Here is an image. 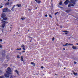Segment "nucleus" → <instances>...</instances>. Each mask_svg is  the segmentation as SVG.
<instances>
[{"instance_id":"1","label":"nucleus","mask_w":78,"mask_h":78,"mask_svg":"<svg viewBox=\"0 0 78 78\" xmlns=\"http://www.w3.org/2000/svg\"><path fill=\"white\" fill-rule=\"evenodd\" d=\"M11 73H9V72L8 71H6V73L5 74V76L6 78H8L9 76V74H10Z\"/></svg>"},{"instance_id":"2","label":"nucleus","mask_w":78,"mask_h":78,"mask_svg":"<svg viewBox=\"0 0 78 78\" xmlns=\"http://www.w3.org/2000/svg\"><path fill=\"white\" fill-rule=\"evenodd\" d=\"M2 27L3 28L5 27V25H6V23H8V22L6 21H3L2 22Z\"/></svg>"},{"instance_id":"3","label":"nucleus","mask_w":78,"mask_h":78,"mask_svg":"<svg viewBox=\"0 0 78 78\" xmlns=\"http://www.w3.org/2000/svg\"><path fill=\"white\" fill-rule=\"evenodd\" d=\"M3 12H8L9 10L7 8H5L2 9Z\"/></svg>"},{"instance_id":"4","label":"nucleus","mask_w":78,"mask_h":78,"mask_svg":"<svg viewBox=\"0 0 78 78\" xmlns=\"http://www.w3.org/2000/svg\"><path fill=\"white\" fill-rule=\"evenodd\" d=\"M71 3H73V5H75V2H76V0H70Z\"/></svg>"},{"instance_id":"5","label":"nucleus","mask_w":78,"mask_h":78,"mask_svg":"<svg viewBox=\"0 0 78 78\" xmlns=\"http://www.w3.org/2000/svg\"><path fill=\"white\" fill-rule=\"evenodd\" d=\"M69 3H70L69 1V0H66L65 2V4L66 5H68Z\"/></svg>"},{"instance_id":"6","label":"nucleus","mask_w":78,"mask_h":78,"mask_svg":"<svg viewBox=\"0 0 78 78\" xmlns=\"http://www.w3.org/2000/svg\"><path fill=\"white\" fill-rule=\"evenodd\" d=\"M6 16V14L5 13H2V18H3V17H5Z\"/></svg>"},{"instance_id":"7","label":"nucleus","mask_w":78,"mask_h":78,"mask_svg":"<svg viewBox=\"0 0 78 78\" xmlns=\"http://www.w3.org/2000/svg\"><path fill=\"white\" fill-rule=\"evenodd\" d=\"M74 4H69L68 5V7H71V6H74Z\"/></svg>"},{"instance_id":"8","label":"nucleus","mask_w":78,"mask_h":78,"mask_svg":"<svg viewBox=\"0 0 78 78\" xmlns=\"http://www.w3.org/2000/svg\"><path fill=\"white\" fill-rule=\"evenodd\" d=\"M31 64L32 65H33V66H34H34H35V65H36V64H35L34 62H31Z\"/></svg>"},{"instance_id":"9","label":"nucleus","mask_w":78,"mask_h":78,"mask_svg":"<svg viewBox=\"0 0 78 78\" xmlns=\"http://www.w3.org/2000/svg\"><path fill=\"white\" fill-rule=\"evenodd\" d=\"M7 20V18H3V20H1V21H2L3 20Z\"/></svg>"},{"instance_id":"10","label":"nucleus","mask_w":78,"mask_h":78,"mask_svg":"<svg viewBox=\"0 0 78 78\" xmlns=\"http://www.w3.org/2000/svg\"><path fill=\"white\" fill-rule=\"evenodd\" d=\"M7 70H8L9 72H11V69L9 67L7 68Z\"/></svg>"},{"instance_id":"11","label":"nucleus","mask_w":78,"mask_h":78,"mask_svg":"<svg viewBox=\"0 0 78 78\" xmlns=\"http://www.w3.org/2000/svg\"><path fill=\"white\" fill-rule=\"evenodd\" d=\"M9 5V2H7L5 3V6H7V5Z\"/></svg>"},{"instance_id":"12","label":"nucleus","mask_w":78,"mask_h":78,"mask_svg":"<svg viewBox=\"0 0 78 78\" xmlns=\"http://www.w3.org/2000/svg\"><path fill=\"white\" fill-rule=\"evenodd\" d=\"M72 48H73V49H74V50L76 49V47L73 46L72 47Z\"/></svg>"},{"instance_id":"13","label":"nucleus","mask_w":78,"mask_h":78,"mask_svg":"<svg viewBox=\"0 0 78 78\" xmlns=\"http://www.w3.org/2000/svg\"><path fill=\"white\" fill-rule=\"evenodd\" d=\"M20 58L21 61H23V56H21Z\"/></svg>"},{"instance_id":"14","label":"nucleus","mask_w":78,"mask_h":78,"mask_svg":"<svg viewBox=\"0 0 78 78\" xmlns=\"http://www.w3.org/2000/svg\"><path fill=\"white\" fill-rule=\"evenodd\" d=\"M15 72H16L18 75H19V72L17 71V70H15Z\"/></svg>"},{"instance_id":"15","label":"nucleus","mask_w":78,"mask_h":78,"mask_svg":"<svg viewBox=\"0 0 78 78\" xmlns=\"http://www.w3.org/2000/svg\"><path fill=\"white\" fill-rule=\"evenodd\" d=\"M37 2H37V3H41V1H39V0H38V1H37Z\"/></svg>"},{"instance_id":"16","label":"nucleus","mask_w":78,"mask_h":78,"mask_svg":"<svg viewBox=\"0 0 78 78\" xmlns=\"http://www.w3.org/2000/svg\"><path fill=\"white\" fill-rule=\"evenodd\" d=\"M21 20H24V19H25V17H22V18H21Z\"/></svg>"},{"instance_id":"17","label":"nucleus","mask_w":78,"mask_h":78,"mask_svg":"<svg viewBox=\"0 0 78 78\" xmlns=\"http://www.w3.org/2000/svg\"><path fill=\"white\" fill-rule=\"evenodd\" d=\"M21 47H22V48H25V45L23 44H22L21 45Z\"/></svg>"},{"instance_id":"18","label":"nucleus","mask_w":78,"mask_h":78,"mask_svg":"<svg viewBox=\"0 0 78 78\" xmlns=\"http://www.w3.org/2000/svg\"><path fill=\"white\" fill-rule=\"evenodd\" d=\"M16 6H17L18 7H20V6H21V5L20 4V5L18 4L16 5Z\"/></svg>"},{"instance_id":"19","label":"nucleus","mask_w":78,"mask_h":78,"mask_svg":"<svg viewBox=\"0 0 78 78\" xmlns=\"http://www.w3.org/2000/svg\"><path fill=\"white\" fill-rule=\"evenodd\" d=\"M69 31H67V32H66L65 33L66 34H69L68 33H69Z\"/></svg>"},{"instance_id":"20","label":"nucleus","mask_w":78,"mask_h":78,"mask_svg":"<svg viewBox=\"0 0 78 78\" xmlns=\"http://www.w3.org/2000/svg\"><path fill=\"white\" fill-rule=\"evenodd\" d=\"M10 30H12V25H11L10 26Z\"/></svg>"},{"instance_id":"21","label":"nucleus","mask_w":78,"mask_h":78,"mask_svg":"<svg viewBox=\"0 0 78 78\" xmlns=\"http://www.w3.org/2000/svg\"><path fill=\"white\" fill-rule=\"evenodd\" d=\"M62 2H60V3H59V4L60 5H62Z\"/></svg>"},{"instance_id":"22","label":"nucleus","mask_w":78,"mask_h":78,"mask_svg":"<svg viewBox=\"0 0 78 78\" xmlns=\"http://www.w3.org/2000/svg\"><path fill=\"white\" fill-rule=\"evenodd\" d=\"M68 45V43H66V44L65 45H63V46H67V45Z\"/></svg>"},{"instance_id":"23","label":"nucleus","mask_w":78,"mask_h":78,"mask_svg":"<svg viewBox=\"0 0 78 78\" xmlns=\"http://www.w3.org/2000/svg\"><path fill=\"white\" fill-rule=\"evenodd\" d=\"M4 78V76H0V78Z\"/></svg>"},{"instance_id":"24","label":"nucleus","mask_w":78,"mask_h":78,"mask_svg":"<svg viewBox=\"0 0 78 78\" xmlns=\"http://www.w3.org/2000/svg\"><path fill=\"white\" fill-rule=\"evenodd\" d=\"M17 50H22V49L21 48H20V49L17 48L16 49Z\"/></svg>"},{"instance_id":"25","label":"nucleus","mask_w":78,"mask_h":78,"mask_svg":"<svg viewBox=\"0 0 78 78\" xmlns=\"http://www.w3.org/2000/svg\"><path fill=\"white\" fill-rule=\"evenodd\" d=\"M73 74L75 75H77V73H75L74 72Z\"/></svg>"},{"instance_id":"26","label":"nucleus","mask_w":78,"mask_h":78,"mask_svg":"<svg viewBox=\"0 0 78 78\" xmlns=\"http://www.w3.org/2000/svg\"><path fill=\"white\" fill-rule=\"evenodd\" d=\"M2 46L1 44H0V48H2Z\"/></svg>"},{"instance_id":"27","label":"nucleus","mask_w":78,"mask_h":78,"mask_svg":"<svg viewBox=\"0 0 78 78\" xmlns=\"http://www.w3.org/2000/svg\"><path fill=\"white\" fill-rule=\"evenodd\" d=\"M49 16L50 17H51V18H52V16H51V15H49Z\"/></svg>"},{"instance_id":"28","label":"nucleus","mask_w":78,"mask_h":78,"mask_svg":"<svg viewBox=\"0 0 78 78\" xmlns=\"http://www.w3.org/2000/svg\"><path fill=\"white\" fill-rule=\"evenodd\" d=\"M17 58H20V57L19 56V55H18L17 56Z\"/></svg>"},{"instance_id":"29","label":"nucleus","mask_w":78,"mask_h":78,"mask_svg":"<svg viewBox=\"0 0 78 78\" xmlns=\"http://www.w3.org/2000/svg\"><path fill=\"white\" fill-rule=\"evenodd\" d=\"M12 11H14V8L13 7L12 8V9H11Z\"/></svg>"},{"instance_id":"30","label":"nucleus","mask_w":78,"mask_h":78,"mask_svg":"<svg viewBox=\"0 0 78 78\" xmlns=\"http://www.w3.org/2000/svg\"><path fill=\"white\" fill-rule=\"evenodd\" d=\"M58 12H57L55 13V15H56V14H58Z\"/></svg>"},{"instance_id":"31","label":"nucleus","mask_w":78,"mask_h":78,"mask_svg":"<svg viewBox=\"0 0 78 78\" xmlns=\"http://www.w3.org/2000/svg\"><path fill=\"white\" fill-rule=\"evenodd\" d=\"M54 40H55V38H54V37H53V38H52V41H54Z\"/></svg>"},{"instance_id":"32","label":"nucleus","mask_w":78,"mask_h":78,"mask_svg":"<svg viewBox=\"0 0 78 78\" xmlns=\"http://www.w3.org/2000/svg\"><path fill=\"white\" fill-rule=\"evenodd\" d=\"M66 12H69V10H67L66 11Z\"/></svg>"},{"instance_id":"33","label":"nucleus","mask_w":78,"mask_h":78,"mask_svg":"<svg viewBox=\"0 0 78 78\" xmlns=\"http://www.w3.org/2000/svg\"><path fill=\"white\" fill-rule=\"evenodd\" d=\"M62 32H67V31H62Z\"/></svg>"},{"instance_id":"34","label":"nucleus","mask_w":78,"mask_h":78,"mask_svg":"<svg viewBox=\"0 0 78 78\" xmlns=\"http://www.w3.org/2000/svg\"><path fill=\"white\" fill-rule=\"evenodd\" d=\"M0 42H2V41H3V40H2V39H0Z\"/></svg>"},{"instance_id":"35","label":"nucleus","mask_w":78,"mask_h":78,"mask_svg":"<svg viewBox=\"0 0 78 78\" xmlns=\"http://www.w3.org/2000/svg\"><path fill=\"white\" fill-rule=\"evenodd\" d=\"M47 16H48L47 15H44L45 17H47Z\"/></svg>"},{"instance_id":"36","label":"nucleus","mask_w":78,"mask_h":78,"mask_svg":"<svg viewBox=\"0 0 78 78\" xmlns=\"http://www.w3.org/2000/svg\"><path fill=\"white\" fill-rule=\"evenodd\" d=\"M23 50H25V48H23Z\"/></svg>"},{"instance_id":"37","label":"nucleus","mask_w":78,"mask_h":78,"mask_svg":"<svg viewBox=\"0 0 78 78\" xmlns=\"http://www.w3.org/2000/svg\"><path fill=\"white\" fill-rule=\"evenodd\" d=\"M74 64H76V62H74Z\"/></svg>"},{"instance_id":"38","label":"nucleus","mask_w":78,"mask_h":78,"mask_svg":"<svg viewBox=\"0 0 78 78\" xmlns=\"http://www.w3.org/2000/svg\"><path fill=\"white\" fill-rule=\"evenodd\" d=\"M73 44H70V45H73Z\"/></svg>"},{"instance_id":"39","label":"nucleus","mask_w":78,"mask_h":78,"mask_svg":"<svg viewBox=\"0 0 78 78\" xmlns=\"http://www.w3.org/2000/svg\"><path fill=\"white\" fill-rule=\"evenodd\" d=\"M41 69H43V68H44V67H43V66H41Z\"/></svg>"},{"instance_id":"40","label":"nucleus","mask_w":78,"mask_h":78,"mask_svg":"<svg viewBox=\"0 0 78 78\" xmlns=\"http://www.w3.org/2000/svg\"><path fill=\"white\" fill-rule=\"evenodd\" d=\"M3 8V6H1L0 7V8Z\"/></svg>"},{"instance_id":"41","label":"nucleus","mask_w":78,"mask_h":78,"mask_svg":"<svg viewBox=\"0 0 78 78\" xmlns=\"http://www.w3.org/2000/svg\"><path fill=\"white\" fill-rule=\"evenodd\" d=\"M68 45H70V44H68Z\"/></svg>"},{"instance_id":"42","label":"nucleus","mask_w":78,"mask_h":78,"mask_svg":"<svg viewBox=\"0 0 78 78\" xmlns=\"http://www.w3.org/2000/svg\"><path fill=\"white\" fill-rule=\"evenodd\" d=\"M15 5H14L13 7V8H14V7H15Z\"/></svg>"},{"instance_id":"43","label":"nucleus","mask_w":78,"mask_h":78,"mask_svg":"<svg viewBox=\"0 0 78 78\" xmlns=\"http://www.w3.org/2000/svg\"><path fill=\"white\" fill-rule=\"evenodd\" d=\"M23 53H24V52H25V51H23Z\"/></svg>"},{"instance_id":"44","label":"nucleus","mask_w":78,"mask_h":78,"mask_svg":"<svg viewBox=\"0 0 78 78\" xmlns=\"http://www.w3.org/2000/svg\"><path fill=\"white\" fill-rule=\"evenodd\" d=\"M63 50H66V49L65 48H63Z\"/></svg>"},{"instance_id":"45","label":"nucleus","mask_w":78,"mask_h":78,"mask_svg":"<svg viewBox=\"0 0 78 78\" xmlns=\"http://www.w3.org/2000/svg\"><path fill=\"white\" fill-rule=\"evenodd\" d=\"M60 27L61 28H62V26H61Z\"/></svg>"},{"instance_id":"46","label":"nucleus","mask_w":78,"mask_h":78,"mask_svg":"<svg viewBox=\"0 0 78 78\" xmlns=\"http://www.w3.org/2000/svg\"><path fill=\"white\" fill-rule=\"evenodd\" d=\"M35 0V1H36V2H37V0Z\"/></svg>"},{"instance_id":"47","label":"nucleus","mask_w":78,"mask_h":78,"mask_svg":"<svg viewBox=\"0 0 78 78\" xmlns=\"http://www.w3.org/2000/svg\"><path fill=\"white\" fill-rule=\"evenodd\" d=\"M8 2H9V0H8Z\"/></svg>"},{"instance_id":"48","label":"nucleus","mask_w":78,"mask_h":78,"mask_svg":"<svg viewBox=\"0 0 78 78\" xmlns=\"http://www.w3.org/2000/svg\"><path fill=\"white\" fill-rule=\"evenodd\" d=\"M66 69V67L64 68V69Z\"/></svg>"},{"instance_id":"49","label":"nucleus","mask_w":78,"mask_h":78,"mask_svg":"<svg viewBox=\"0 0 78 78\" xmlns=\"http://www.w3.org/2000/svg\"><path fill=\"white\" fill-rule=\"evenodd\" d=\"M36 9H37V8H36Z\"/></svg>"},{"instance_id":"50","label":"nucleus","mask_w":78,"mask_h":78,"mask_svg":"<svg viewBox=\"0 0 78 78\" xmlns=\"http://www.w3.org/2000/svg\"><path fill=\"white\" fill-rule=\"evenodd\" d=\"M59 59H61V58H59Z\"/></svg>"},{"instance_id":"51","label":"nucleus","mask_w":78,"mask_h":78,"mask_svg":"<svg viewBox=\"0 0 78 78\" xmlns=\"http://www.w3.org/2000/svg\"><path fill=\"white\" fill-rule=\"evenodd\" d=\"M55 75H56V74H55Z\"/></svg>"},{"instance_id":"52","label":"nucleus","mask_w":78,"mask_h":78,"mask_svg":"<svg viewBox=\"0 0 78 78\" xmlns=\"http://www.w3.org/2000/svg\"><path fill=\"white\" fill-rule=\"evenodd\" d=\"M28 31H29V30H28Z\"/></svg>"}]
</instances>
